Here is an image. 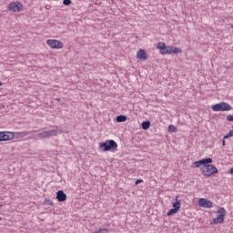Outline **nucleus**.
Returning a JSON list of instances; mask_svg holds the SVG:
<instances>
[{"label": "nucleus", "instance_id": "f03ea898", "mask_svg": "<svg viewBox=\"0 0 233 233\" xmlns=\"http://www.w3.org/2000/svg\"><path fill=\"white\" fill-rule=\"evenodd\" d=\"M200 170L203 176H206L207 177H210V176H214V174H218V167H214L210 163L204 164V166L200 167Z\"/></svg>", "mask_w": 233, "mask_h": 233}, {"label": "nucleus", "instance_id": "aec40b11", "mask_svg": "<svg viewBox=\"0 0 233 233\" xmlns=\"http://www.w3.org/2000/svg\"><path fill=\"white\" fill-rule=\"evenodd\" d=\"M228 137H233V130H230L228 135L224 136V139H228Z\"/></svg>", "mask_w": 233, "mask_h": 233}, {"label": "nucleus", "instance_id": "1a4fd4ad", "mask_svg": "<svg viewBox=\"0 0 233 233\" xmlns=\"http://www.w3.org/2000/svg\"><path fill=\"white\" fill-rule=\"evenodd\" d=\"M8 10H10V12H21V10H23V5L19 2L11 3L8 6Z\"/></svg>", "mask_w": 233, "mask_h": 233}, {"label": "nucleus", "instance_id": "cd10ccee", "mask_svg": "<svg viewBox=\"0 0 233 233\" xmlns=\"http://www.w3.org/2000/svg\"><path fill=\"white\" fill-rule=\"evenodd\" d=\"M0 86H3V83L2 82H0Z\"/></svg>", "mask_w": 233, "mask_h": 233}, {"label": "nucleus", "instance_id": "ddd939ff", "mask_svg": "<svg viewBox=\"0 0 233 233\" xmlns=\"http://www.w3.org/2000/svg\"><path fill=\"white\" fill-rule=\"evenodd\" d=\"M56 199L57 201H60V202L66 201V194H65V191L58 190L56 192Z\"/></svg>", "mask_w": 233, "mask_h": 233}, {"label": "nucleus", "instance_id": "4468645a", "mask_svg": "<svg viewBox=\"0 0 233 233\" xmlns=\"http://www.w3.org/2000/svg\"><path fill=\"white\" fill-rule=\"evenodd\" d=\"M31 133L32 131L16 132L15 134H14V136L18 138H23L26 137V136H30Z\"/></svg>", "mask_w": 233, "mask_h": 233}, {"label": "nucleus", "instance_id": "39448f33", "mask_svg": "<svg viewBox=\"0 0 233 233\" xmlns=\"http://www.w3.org/2000/svg\"><path fill=\"white\" fill-rule=\"evenodd\" d=\"M217 218L213 219L211 225H218L219 223H223V221H225V217L227 216V210H225V208H220L217 211Z\"/></svg>", "mask_w": 233, "mask_h": 233}, {"label": "nucleus", "instance_id": "f3484780", "mask_svg": "<svg viewBox=\"0 0 233 233\" xmlns=\"http://www.w3.org/2000/svg\"><path fill=\"white\" fill-rule=\"evenodd\" d=\"M143 130H148L150 128V122L145 121L142 123Z\"/></svg>", "mask_w": 233, "mask_h": 233}, {"label": "nucleus", "instance_id": "6ab92c4d", "mask_svg": "<svg viewBox=\"0 0 233 233\" xmlns=\"http://www.w3.org/2000/svg\"><path fill=\"white\" fill-rule=\"evenodd\" d=\"M168 132H177V129L174 125H169L167 127Z\"/></svg>", "mask_w": 233, "mask_h": 233}, {"label": "nucleus", "instance_id": "f8f14e48", "mask_svg": "<svg viewBox=\"0 0 233 233\" xmlns=\"http://www.w3.org/2000/svg\"><path fill=\"white\" fill-rule=\"evenodd\" d=\"M137 59H140V61H147V59H148V55L146 50L139 49L137 53Z\"/></svg>", "mask_w": 233, "mask_h": 233}, {"label": "nucleus", "instance_id": "6e6552de", "mask_svg": "<svg viewBox=\"0 0 233 233\" xmlns=\"http://www.w3.org/2000/svg\"><path fill=\"white\" fill-rule=\"evenodd\" d=\"M14 137H15V135L13 132H6V131L0 132V142L12 141Z\"/></svg>", "mask_w": 233, "mask_h": 233}, {"label": "nucleus", "instance_id": "9d476101", "mask_svg": "<svg viewBox=\"0 0 233 233\" xmlns=\"http://www.w3.org/2000/svg\"><path fill=\"white\" fill-rule=\"evenodd\" d=\"M198 205L202 208H212L214 204L212 203V201L208 200V198H199Z\"/></svg>", "mask_w": 233, "mask_h": 233}, {"label": "nucleus", "instance_id": "423d86ee", "mask_svg": "<svg viewBox=\"0 0 233 233\" xmlns=\"http://www.w3.org/2000/svg\"><path fill=\"white\" fill-rule=\"evenodd\" d=\"M57 134H61V131L57 127L55 129H51L49 131H42L37 135L39 139H46V137H54V136H57Z\"/></svg>", "mask_w": 233, "mask_h": 233}, {"label": "nucleus", "instance_id": "b1692460", "mask_svg": "<svg viewBox=\"0 0 233 233\" xmlns=\"http://www.w3.org/2000/svg\"><path fill=\"white\" fill-rule=\"evenodd\" d=\"M227 120H228V121H233V116H232V115H228V116H227Z\"/></svg>", "mask_w": 233, "mask_h": 233}, {"label": "nucleus", "instance_id": "2eb2a0df", "mask_svg": "<svg viewBox=\"0 0 233 233\" xmlns=\"http://www.w3.org/2000/svg\"><path fill=\"white\" fill-rule=\"evenodd\" d=\"M176 202L173 203V208H175L177 210H179L181 208V200L177 199V197L175 198Z\"/></svg>", "mask_w": 233, "mask_h": 233}, {"label": "nucleus", "instance_id": "a211bd4d", "mask_svg": "<svg viewBox=\"0 0 233 233\" xmlns=\"http://www.w3.org/2000/svg\"><path fill=\"white\" fill-rule=\"evenodd\" d=\"M177 212H179V210L174 208L167 212V216H174V214H177Z\"/></svg>", "mask_w": 233, "mask_h": 233}, {"label": "nucleus", "instance_id": "412c9836", "mask_svg": "<svg viewBox=\"0 0 233 233\" xmlns=\"http://www.w3.org/2000/svg\"><path fill=\"white\" fill-rule=\"evenodd\" d=\"M63 5L65 6H69V5H72V0H64Z\"/></svg>", "mask_w": 233, "mask_h": 233}, {"label": "nucleus", "instance_id": "0eeeda50", "mask_svg": "<svg viewBox=\"0 0 233 233\" xmlns=\"http://www.w3.org/2000/svg\"><path fill=\"white\" fill-rule=\"evenodd\" d=\"M46 45L50 48H53L55 50H61V48H64L65 45L63 42L57 40V39H47Z\"/></svg>", "mask_w": 233, "mask_h": 233}, {"label": "nucleus", "instance_id": "f257e3e1", "mask_svg": "<svg viewBox=\"0 0 233 233\" xmlns=\"http://www.w3.org/2000/svg\"><path fill=\"white\" fill-rule=\"evenodd\" d=\"M157 50L160 51V54L162 56H167V55H170V54H181V52H183V50H181V48L179 47H174V46H167L166 43L163 42H159L157 45Z\"/></svg>", "mask_w": 233, "mask_h": 233}, {"label": "nucleus", "instance_id": "9b49d317", "mask_svg": "<svg viewBox=\"0 0 233 233\" xmlns=\"http://www.w3.org/2000/svg\"><path fill=\"white\" fill-rule=\"evenodd\" d=\"M208 163H212V158H203L201 160L194 162L193 167L199 168V167H201V165H203V167H205V165H208Z\"/></svg>", "mask_w": 233, "mask_h": 233}, {"label": "nucleus", "instance_id": "5701e85b", "mask_svg": "<svg viewBox=\"0 0 233 233\" xmlns=\"http://www.w3.org/2000/svg\"><path fill=\"white\" fill-rule=\"evenodd\" d=\"M103 232H108V229L107 228H101V229H98L97 231H94L93 233H103Z\"/></svg>", "mask_w": 233, "mask_h": 233}, {"label": "nucleus", "instance_id": "c85d7f7f", "mask_svg": "<svg viewBox=\"0 0 233 233\" xmlns=\"http://www.w3.org/2000/svg\"><path fill=\"white\" fill-rule=\"evenodd\" d=\"M1 219H2V218H1V217H0V221H1Z\"/></svg>", "mask_w": 233, "mask_h": 233}, {"label": "nucleus", "instance_id": "a878e982", "mask_svg": "<svg viewBox=\"0 0 233 233\" xmlns=\"http://www.w3.org/2000/svg\"><path fill=\"white\" fill-rule=\"evenodd\" d=\"M225 145H226V142H225V139H223L222 146L225 147Z\"/></svg>", "mask_w": 233, "mask_h": 233}, {"label": "nucleus", "instance_id": "bb28decb", "mask_svg": "<svg viewBox=\"0 0 233 233\" xmlns=\"http://www.w3.org/2000/svg\"><path fill=\"white\" fill-rule=\"evenodd\" d=\"M56 101H61V98H56Z\"/></svg>", "mask_w": 233, "mask_h": 233}, {"label": "nucleus", "instance_id": "393cba45", "mask_svg": "<svg viewBox=\"0 0 233 233\" xmlns=\"http://www.w3.org/2000/svg\"><path fill=\"white\" fill-rule=\"evenodd\" d=\"M139 183H143V180H142V179H137V180L135 182V185H139Z\"/></svg>", "mask_w": 233, "mask_h": 233}, {"label": "nucleus", "instance_id": "dca6fc26", "mask_svg": "<svg viewBox=\"0 0 233 233\" xmlns=\"http://www.w3.org/2000/svg\"><path fill=\"white\" fill-rule=\"evenodd\" d=\"M125 121H127L126 116L120 115V116H116L117 123H125Z\"/></svg>", "mask_w": 233, "mask_h": 233}, {"label": "nucleus", "instance_id": "20e7f679", "mask_svg": "<svg viewBox=\"0 0 233 233\" xmlns=\"http://www.w3.org/2000/svg\"><path fill=\"white\" fill-rule=\"evenodd\" d=\"M99 147L103 152H108V150H116L117 148V143L114 140H106L104 143H100Z\"/></svg>", "mask_w": 233, "mask_h": 233}, {"label": "nucleus", "instance_id": "4be33fe9", "mask_svg": "<svg viewBox=\"0 0 233 233\" xmlns=\"http://www.w3.org/2000/svg\"><path fill=\"white\" fill-rule=\"evenodd\" d=\"M45 203H46V205L54 206V202L50 198L45 199Z\"/></svg>", "mask_w": 233, "mask_h": 233}, {"label": "nucleus", "instance_id": "7ed1b4c3", "mask_svg": "<svg viewBox=\"0 0 233 233\" xmlns=\"http://www.w3.org/2000/svg\"><path fill=\"white\" fill-rule=\"evenodd\" d=\"M213 112H228L232 110V106L226 102H220L212 106Z\"/></svg>", "mask_w": 233, "mask_h": 233}]
</instances>
